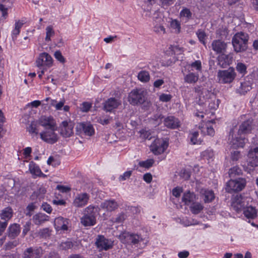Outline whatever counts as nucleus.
<instances>
[{"instance_id": "obj_1", "label": "nucleus", "mask_w": 258, "mask_h": 258, "mask_svg": "<svg viewBox=\"0 0 258 258\" xmlns=\"http://www.w3.org/2000/svg\"><path fill=\"white\" fill-rule=\"evenodd\" d=\"M249 37L247 33L240 32L236 33L232 37V43L234 51L242 52L246 50Z\"/></svg>"}, {"instance_id": "obj_2", "label": "nucleus", "mask_w": 258, "mask_h": 258, "mask_svg": "<svg viewBox=\"0 0 258 258\" xmlns=\"http://www.w3.org/2000/svg\"><path fill=\"white\" fill-rule=\"evenodd\" d=\"M147 92L141 88L132 90L128 95L127 101L132 105H138L143 104L147 99Z\"/></svg>"}, {"instance_id": "obj_3", "label": "nucleus", "mask_w": 258, "mask_h": 258, "mask_svg": "<svg viewBox=\"0 0 258 258\" xmlns=\"http://www.w3.org/2000/svg\"><path fill=\"white\" fill-rule=\"evenodd\" d=\"M217 77L219 83L230 84L235 80L236 73L234 68L230 67L227 70H219Z\"/></svg>"}, {"instance_id": "obj_4", "label": "nucleus", "mask_w": 258, "mask_h": 258, "mask_svg": "<svg viewBox=\"0 0 258 258\" xmlns=\"http://www.w3.org/2000/svg\"><path fill=\"white\" fill-rule=\"evenodd\" d=\"M246 181L244 178L231 179L226 183V191L228 193L241 191L246 186Z\"/></svg>"}, {"instance_id": "obj_5", "label": "nucleus", "mask_w": 258, "mask_h": 258, "mask_svg": "<svg viewBox=\"0 0 258 258\" xmlns=\"http://www.w3.org/2000/svg\"><path fill=\"white\" fill-rule=\"evenodd\" d=\"M228 140L231 146L236 148H243L247 140L241 135L238 136V132L235 134L234 128H233L229 132Z\"/></svg>"}, {"instance_id": "obj_6", "label": "nucleus", "mask_w": 258, "mask_h": 258, "mask_svg": "<svg viewBox=\"0 0 258 258\" xmlns=\"http://www.w3.org/2000/svg\"><path fill=\"white\" fill-rule=\"evenodd\" d=\"M119 239L122 243L129 245H136L143 240L141 235L127 232L121 233L119 235Z\"/></svg>"}, {"instance_id": "obj_7", "label": "nucleus", "mask_w": 258, "mask_h": 258, "mask_svg": "<svg viewBox=\"0 0 258 258\" xmlns=\"http://www.w3.org/2000/svg\"><path fill=\"white\" fill-rule=\"evenodd\" d=\"M53 59L52 57L46 52H43L39 54L36 60L37 67L38 68L47 69L52 66Z\"/></svg>"}, {"instance_id": "obj_8", "label": "nucleus", "mask_w": 258, "mask_h": 258, "mask_svg": "<svg viewBox=\"0 0 258 258\" xmlns=\"http://www.w3.org/2000/svg\"><path fill=\"white\" fill-rule=\"evenodd\" d=\"M168 146L167 141L157 139L151 145V150L155 155H160L165 151Z\"/></svg>"}, {"instance_id": "obj_9", "label": "nucleus", "mask_w": 258, "mask_h": 258, "mask_svg": "<svg viewBox=\"0 0 258 258\" xmlns=\"http://www.w3.org/2000/svg\"><path fill=\"white\" fill-rule=\"evenodd\" d=\"M95 245L100 250H107L112 248L113 241L105 238L103 235H99L96 239Z\"/></svg>"}, {"instance_id": "obj_10", "label": "nucleus", "mask_w": 258, "mask_h": 258, "mask_svg": "<svg viewBox=\"0 0 258 258\" xmlns=\"http://www.w3.org/2000/svg\"><path fill=\"white\" fill-rule=\"evenodd\" d=\"M247 162L248 166L252 167H258V147L251 148L247 154Z\"/></svg>"}, {"instance_id": "obj_11", "label": "nucleus", "mask_w": 258, "mask_h": 258, "mask_svg": "<svg viewBox=\"0 0 258 258\" xmlns=\"http://www.w3.org/2000/svg\"><path fill=\"white\" fill-rule=\"evenodd\" d=\"M43 253L41 247H30L26 249L23 254V258H39Z\"/></svg>"}, {"instance_id": "obj_12", "label": "nucleus", "mask_w": 258, "mask_h": 258, "mask_svg": "<svg viewBox=\"0 0 258 258\" xmlns=\"http://www.w3.org/2000/svg\"><path fill=\"white\" fill-rule=\"evenodd\" d=\"M48 131L43 132L40 134L41 139L49 144H54L58 140V137L54 133L55 130L48 129Z\"/></svg>"}, {"instance_id": "obj_13", "label": "nucleus", "mask_w": 258, "mask_h": 258, "mask_svg": "<svg viewBox=\"0 0 258 258\" xmlns=\"http://www.w3.org/2000/svg\"><path fill=\"white\" fill-rule=\"evenodd\" d=\"M246 205L247 202L246 201V199L241 195H237L232 202L231 206L233 210L237 213H239L243 211Z\"/></svg>"}, {"instance_id": "obj_14", "label": "nucleus", "mask_w": 258, "mask_h": 258, "mask_svg": "<svg viewBox=\"0 0 258 258\" xmlns=\"http://www.w3.org/2000/svg\"><path fill=\"white\" fill-rule=\"evenodd\" d=\"M121 104L120 100L111 97L103 103V109L106 112H112Z\"/></svg>"}, {"instance_id": "obj_15", "label": "nucleus", "mask_w": 258, "mask_h": 258, "mask_svg": "<svg viewBox=\"0 0 258 258\" xmlns=\"http://www.w3.org/2000/svg\"><path fill=\"white\" fill-rule=\"evenodd\" d=\"M74 123L71 121H63L60 125V135L64 138H68L73 135Z\"/></svg>"}, {"instance_id": "obj_16", "label": "nucleus", "mask_w": 258, "mask_h": 258, "mask_svg": "<svg viewBox=\"0 0 258 258\" xmlns=\"http://www.w3.org/2000/svg\"><path fill=\"white\" fill-rule=\"evenodd\" d=\"M38 123L46 130L56 129L55 122L51 116H41L38 120Z\"/></svg>"}, {"instance_id": "obj_17", "label": "nucleus", "mask_w": 258, "mask_h": 258, "mask_svg": "<svg viewBox=\"0 0 258 258\" xmlns=\"http://www.w3.org/2000/svg\"><path fill=\"white\" fill-rule=\"evenodd\" d=\"M90 197V195L87 192H81L78 194L74 200V206L78 208L83 207L86 206L88 203Z\"/></svg>"}, {"instance_id": "obj_18", "label": "nucleus", "mask_w": 258, "mask_h": 258, "mask_svg": "<svg viewBox=\"0 0 258 258\" xmlns=\"http://www.w3.org/2000/svg\"><path fill=\"white\" fill-rule=\"evenodd\" d=\"M218 64L221 68H224L232 63L233 55L232 54H225L222 53L217 57Z\"/></svg>"}, {"instance_id": "obj_19", "label": "nucleus", "mask_w": 258, "mask_h": 258, "mask_svg": "<svg viewBox=\"0 0 258 258\" xmlns=\"http://www.w3.org/2000/svg\"><path fill=\"white\" fill-rule=\"evenodd\" d=\"M252 126V120L251 119H247L243 121L239 126L238 131V136L249 134L251 132Z\"/></svg>"}, {"instance_id": "obj_20", "label": "nucleus", "mask_w": 258, "mask_h": 258, "mask_svg": "<svg viewBox=\"0 0 258 258\" xmlns=\"http://www.w3.org/2000/svg\"><path fill=\"white\" fill-rule=\"evenodd\" d=\"M212 49L217 53H224L227 48V43L221 40H215L211 44Z\"/></svg>"}, {"instance_id": "obj_21", "label": "nucleus", "mask_w": 258, "mask_h": 258, "mask_svg": "<svg viewBox=\"0 0 258 258\" xmlns=\"http://www.w3.org/2000/svg\"><path fill=\"white\" fill-rule=\"evenodd\" d=\"M164 124L167 128L176 129L180 126L179 119L173 116H169L164 118Z\"/></svg>"}, {"instance_id": "obj_22", "label": "nucleus", "mask_w": 258, "mask_h": 258, "mask_svg": "<svg viewBox=\"0 0 258 258\" xmlns=\"http://www.w3.org/2000/svg\"><path fill=\"white\" fill-rule=\"evenodd\" d=\"M21 227L19 224L13 223L11 224L7 230V235L11 239H15L20 233Z\"/></svg>"}, {"instance_id": "obj_23", "label": "nucleus", "mask_w": 258, "mask_h": 258, "mask_svg": "<svg viewBox=\"0 0 258 258\" xmlns=\"http://www.w3.org/2000/svg\"><path fill=\"white\" fill-rule=\"evenodd\" d=\"M184 81L185 83L190 84H194L196 83L199 78V74L198 72H193L187 71V74L183 73Z\"/></svg>"}, {"instance_id": "obj_24", "label": "nucleus", "mask_w": 258, "mask_h": 258, "mask_svg": "<svg viewBox=\"0 0 258 258\" xmlns=\"http://www.w3.org/2000/svg\"><path fill=\"white\" fill-rule=\"evenodd\" d=\"M101 208L107 211L111 212L116 209L118 205L114 200H105L101 203Z\"/></svg>"}, {"instance_id": "obj_25", "label": "nucleus", "mask_w": 258, "mask_h": 258, "mask_svg": "<svg viewBox=\"0 0 258 258\" xmlns=\"http://www.w3.org/2000/svg\"><path fill=\"white\" fill-rule=\"evenodd\" d=\"M201 197L205 203H209L212 202L215 199V195L213 190L202 188L200 190Z\"/></svg>"}, {"instance_id": "obj_26", "label": "nucleus", "mask_w": 258, "mask_h": 258, "mask_svg": "<svg viewBox=\"0 0 258 258\" xmlns=\"http://www.w3.org/2000/svg\"><path fill=\"white\" fill-rule=\"evenodd\" d=\"M100 208L98 206L89 205L84 210V213L96 219L99 214Z\"/></svg>"}, {"instance_id": "obj_27", "label": "nucleus", "mask_w": 258, "mask_h": 258, "mask_svg": "<svg viewBox=\"0 0 258 258\" xmlns=\"http://www.w3.org/2000/svg\"><path fill=\"white\" fill-rule=\"evenodd\" d=\"M79 128L82 130L86 136H92L95 133L93 125L89 122L80 123Z\"/></svg>"}, {"instance_id": "obj_28", "label": "nucleus", "mask_w": 258, "mask_h": 258, "mask_svg": "<svg viewBox=\"0 0 258 258\" xmlns=\"http://www.w3.org/2000/svg\"><path fill=\"white\" fill-rule=\"evenodd\" d=\"M251 83L248 81H244L240 83V86L236 90V93L240 95H244L251 89Z\"/></svg>"}, {"instance_id": "obj_29", "label": "nucleus", "mask_w": 258, "mask_h": 258, "mask_svg": "<svg viewBox=\"0 0 258 258\" xmlns=\"http://www.w3.org/2000/svg\"><path fill=\"white\" fill-rule=\"evenodd\" d=\"M13 215V210L10 207H7L2 210L0 214V217L2 220H4V222H8Z\"/></svg>"}, {"instance_id": "obj_30", "label": "nucleus", "mask_w": 258, "mask_h": 258, "mask_svg": "<svg viewBox=\"0 0 258 258\" xmlns=\"http://www.w3.org/2000/svg\"><path fill=\"white\" fill-rule=\"evenodd\" d=\"M243 214L249 219H253L257 216V211L252 206H246L243 210Z\"/></svg>"}, {"instance_id": "obj_31", "label": "nucleus", "mask_w": 258, "mask_h": 258, "mask_svg": "<svg viewBox=\"0 0 258 258\" xmlns=\"http://www.w3.org/2000/svg\"><path fill=\"white\" fill-rule=\"evenodd\" d=\"M81 223L85 227L92 226L96 223V219L84 213L81 218Z\"/></svg>"}, {"instance_id": "obj_32", "label": "nucleus", "mask_w": 258, "mask_h": 258, "mask_svg": "<svg viewBox=\"0 0 258 258\" xmlns=\"http://www.w3.org/2000/svg\"><path fill=\"white\" fill-rule=\"evenodd\" d=\"M54 224L58 228L63 230H67L68 229L69 219H65L62 217H59L55 219Z\"/></svg>"}, {"instance_id": "obj_33", "label": "nucleus", "mask_w": 258, "mask_h": 258, "mask_svg": "<svg viewBox=\"0 0 258 258\" xmlns=\"http://www.w3.org/2000/svg\"><path fill=\"white\" fill-rule=\"evenodd\" d=\"M29 168L30 173L34 175L38 176H45L41 171L39 167L33 161H31L29 163Z\"/></svg>"}, {"instance_id": "obj_34", "label": "nucleus", "mask_w": 258, "mask_h": 258, "mask_svg": "<svg viewBox=\"0 0 258 258\" xmlns=\"http://www.w3.org/2000/svg\"><path fill=\"white\" fill-rule=\"evenodd\" d=\"M48 216L45 214L39 213L33 217V221L35 224L39 225L48 220Z\"/></svg>"}, {"instance_id": "obj_35", "label": "nucleus", "mask_w": 258, "mask_h": 258, "mask_svg": "<svg viewBox=\"0 0 258 258\" xmlns=\"http://www.w3.org/2000/svg\"><path fill=\"white\" fill-rule=\"evenodd\" d=\"M187 71H194L196 70L198 72L202 71V63L199 60H195L191 63L187 64L185 67Z\"/></svg>"}, {"instance_id": "obj_36", "label": "nucleus", "mask_w": 258, "mask_h": 258, "mask_svg": "<svg viewBox=\"0 0 258 258\" xmlns=\"http://www.w3.org/2000/svg\"><path fill=\"white\" fill-rule=\"evenodd\" d=\"M195 199V195L194 193L190 192L189 191L184 194L182 201L185 203V205H188L192 203Z\"/></svg>"}, {"instance_id": "obj_37", "label": "nucleus", "mask_w": 258, "mask_h": 258, "mask_svg": "<svg viewBox=\"0 0 258 258\" xmlns=\"http://www.w3.org/2000/svg\"><path fill=\"white\" fill-rule=\"evenodd\" d=\"M190 210L194 214H198L204 209L203 205L199 202L193 203L189 207Z\"/></svg>"}, {"instance_id": "obj_38", "label": "nucleus", "mask_w": 258, "mask_h": 258, "mask_svg": "<svg viewBox=\"0 0 258 258\" xmlns=\"http://www.w3.org/2000/svg\"><path fill=\"white\" fill-rule=\"evenodd\" d=\"M138 78L143 83H147L150 81V76L148 71H141L138 75Z\"/></svg>"}, {"instance_id": "obj_39", "label": "nucleus", "mask_w": 258, "mask_h": 258, "mask_svg": "<svg viewBox=\"0 0 258 258\" xmlns=\"http://www.w3.org/2000/svg\"><path fill=\"white\" fill-rule=\"evenodd\" d=\"M75 242L71 240H68L64 241H62L58 245V247L60 250H67L74 247Z\"/></svg>"}, {"instance_id": "obj_40", "label": "nucleus", "mask_w": 258, "mask_h": 258, "mask_svg": "<svg viewBox=\"0 0 258 258\" xmlns=\"http://www.w3.org/2000/svg\"><path fill=\"white\" fill-rule=\"evenodd\" d=\"M179 16L181 18H185L188 21L192 18V13L189 9L183 7L180 12Z\"/></svg>"}, {"instance_id": "obj_41", "label": "nucleus", "mask_w": 258, "mask_h": 258, "mask_svg": "<svg viewBox=\"0 0 258 258\" xmlns=\"http://www.w3.org/2000/svg\"><path fill=\"white\" fill-rule=\"evenodd\" d=\"M229 175L230 178H235L237 176H239L242 174V171L237 166H234L229 170Z\"/></svg>"}, {"instance_id": "obj_42", "label": "nucleus", "mask_w": 258, "mask_h": 258, "mask_svg": "<svg viewBox=\"0 0 258 258\" xmlns=\"http://www.w3.org/2000/svg\"><path fill=\"white\" fill-rule=\"evenodd\" d=\"M247 66L242 62H238L236 66V70L239 74L244 76L247 73Z\"/></svg>"}, {"instance_id": "obj_43", "label": "nucleus", "mask_w": 258, "mask_h": 258, "mask_svg": "<svg viewBox=\"0 0 258 258\" xmlns=\"http://www.w3.org/2000/svg\"><path fill=\"white\" fill-rule=\"evenodd\" d=\"M199 136V132L195 131L190 133L188 135V138L190 140V143L193 145L198 144L201 142L198 139Z\"/></svg>"}, {"instance_id": "obj_44", "label": "nucleus", "mask_w": 258, "mask_h": 258, "mask_svg": "<svg viewBox=\"0 0 258 258\" xmlns=\"http://www.w3.org/2000/svg\"><path fill=\"white\" fill-rule=\"evenodd\" d=\"M51 231L48 228L40 229L38 232V235L40 238L46 239L50 237Z\"/></svg>"}, {"instance_id": "obj_45", "label": "nucleus", "mask_w": 258, "mask_h": 258, "mask_svg": "<svg viewBox=\"0 0 258 258\" xmlns=\"http://www.w3.org/2000/svg\"><path fill=\"white\" fill-rule=\"evenodd\" d=\"M55 34L52 26H48L46 28V37L45 40L46 42L51 41V37Z\"/></svg>"}, {"instance_id": "obj_46", "label": "nucleus", "mask_w": 258, "mask_h": 258, "mask_svg": "<svg viewBox=\"0 0 258 258\" xmlns=\"http://www.w3.org/2000/svg\"><path fill=\"white\" fill-rule=\"evenodd\" d=\"M201 156L204 159H207L208 160H209L211 159H212L214 157V153L212 149H208L201 153Z\"/></svg>"}, {"instance_id": "obj_47", "label": "nucleus", "mask_w": 258, "mask_h": 258, "mask_svg": "<svg viewBox=\"0 0 258 258\" xmlns=\"http://www.w3.org/2000/svg\"><path fill=\"white\" fill-rule=\"evenodd\" d=\"M19 244V242L18 240H14L12 241H9L7 242L5 245V249L6 250H10L11 249L15 247H16L17 245H18Z\"/></svg>"}, {"instance_id": "obj_48", "label": "nucleus", "mask_w": 258, "mask_h": 258, "mask_svg": "<svg viewBox=\"0 0 258 258\" xmlns=\"http://www.w3.org/2000/svg\"><path fill=\"white\" fill-rule=\"evenodd\" d=\"M154 161L153 159H148L144 161L139 162V165L146 168H149L153 165Z\"/></svg>"}, {"instance_id": "obj_49", "label": "nucleus", "mask_w": 258, "mask_h": 258, "mask_svg": "<svg viewBox=\"0 0 258 258\" xmlns=\"http://www.w3.org/2000/svg\"><path fill=\"white\" fill-rule=\"evenodd\" d=\"M172 98V96L170 94L162 93L159 97L160 101L163 102H169Z\"/></svg>"}, {"instance_id": "obj_50", "label": "nucleus", "mask_w": 258, "mask_h": 258, "mask_svg": "<svg viewBox=\"0 0 258 258\" xmlns=\"http://www.w3.org/2000/svg\"><path fill=\"white\" fill-rule=\"evenodd\" d=\"M163 116L160 113L154 114L152 117V119L155 121L156 125L160 124L162 122Z\"/></svg>"}, {"instance_id": "obj_51", "label": "nucleus", "mask_w": 258, "mask_h": 258, "mask_svg": "<svg viewBox=\"0 0 258 258\" xmlns=\"http://www.w3.org/2000/svg\"><path fill=\"white\" fill-rule=\"evenodd\" d=\"M175 0H159L160 6L164 9H167L168 7L173 4Z\"/></svg>"}, {"instance_id": "obj_52", "label": "nucleus", "mask_w": 258, "mask_h": 258, "mask_svg": "<svg viewBox=\"0 0 258 258\" xmlns=\"http://www.w3.org/2000/svg\"><path fill=\"white\" fill-rule=\"evenodd\" d=\"M197 34L200 41L203 44L205 45V40L207 36L205 32L202 30H199L197 32Z\"/></svg>"}, {"instance_id": "obj_53", "label": "nucleus", "mask_w": 258, "mask_h": 258, "mask_svg": "<svg viewBox=\"0 0 258 258\" xmlns=\"http://www.w3.org/2000/svg\"><path fill=\"white\" fill-rule=\"evenodd\" d=\"M169 48L172 51V53L174 55L181 54L183 51L182 48L177 45H171Z\"/></svg>"}, {"instance_id": "obj_54", "label": "nucleus", "mask_w": 258, "mask_h": 258, "mask_svg": "<svg viewBox=\"0 0 258 258\" xmlns=\"http://www.w3.org/2000/svg\"><path fill=\"white\" fill-rule=\"evenodd\" d=\"M56 100H51V105L54 106L56 110H61L62 107L63 106L65 103L64 100L60 101L58 103H56Z\"/></svg>"}, {"instance_id": "obj_55", "label": "nucleus", "mask_w": 258, "mask_h": 258, "mask_svg": "<svg viewBox=\"0 0 258 258\" xmlns=\"http://www.w3.org/2000/svg\"><path fill=\"white\" fill-rule=\"evenodd\" d=\"M171 27L173 29H175L177 33L180 32V23L177 20H173L171 21L170 24Z\"/></svg>"}, {"instance_id": "obj_56", "label": "nucleus", "mask_w": 258, "mask_h": 258, "mask_svg": "<svg viewBox=\"0 0 258 258\" xmlns=\"http://www.w3.org/2000/svg\"><path fill=\"white\" fill-rule=\"evenodd\" d=\"M36 208L35 204L31 203L29 204L26 207V210L28 211L26 215L27 216H31L32 215V212H33Z\"/></svg>"}, {"instance_id": "obj_57", "label": "nucleus", "mask_w": 258, "mask_h": 258, "mask_svg": "<svg viewBox=\"0 0 258 258\" xmlns=\"http://www.w3.org/2000/svg\"><path fill=\"white\" fill-rule=\"evenodd\" d=\"M241 157V153L239 151H235L231 153V159L233 161H237Z\"/></svg>"}, {"instance_id": "obj_58", "label": "nucleus", "mask_w": 258, "mask_h": 258, "mask_svg": "<svg viewBox=\"0 0 258 258\" xmlns=\"http://www.w3.org/2000/svg\"><path fill=\"white\" fill-rule=\"evenodd\" d=\"M91 107V103L88 102H84L81 104V109L82 111L87 112L90 110Z\"/></svg>"}, {"instance_id": "obj_59", "label": "nucleus", "mask_w": 258, "mask_h": 258, "mask_svg": "<svg viewBox=\"0 0 258 258\" xmlns=\"http://www.w3.org/2000/svg\"><path fill=\"white\" fill-rule=\"evenodd\" d=\"M31 223L30 221L27 222L23 226L22 231V236L25 237L28 231H30L31 228Z\"/></svg>"}, {"instance_id": "obj_60", "label": "nucleus", "mask_w": 258, "mask_h": 258, "mask_svg": "<svg viewBox=\"0 0 258 258\" xmlns=\"http://www.w3.org/2000/svg\"><path fill=\"white\" fill-rule=\"evenodd\" d=\"M54 56L58 61L61 63H64L66 61L64 57L62 56L60 51H55Z\"/></svg>"}, {"instance_id": "obj_61", "label": "nucleus", "mask_w": 258, "mask_h": 258, "mask_svg": "<svg viewBox=\"0 0 258 258\" xmlns=\"http://www.w3.org/2000/svg\"><path fill=\"white\" fill-rule=\"evenodd\" d=\"M132 174V171H127L125 172L122 175H120L119 177V181H123L125 180L130 177Z\"/></svg>"}, {"instance_id": "obj_62", "label": "nucleus", "mask_w": 258, "mask_h": 258, "mask_svg": "<svg viewBox=\"0 0 258 258\" xmlns=\"http://www.w3.org/2000/svg\"><path fill=\"white\" fill-rule=\"evenodd\" d=\"M41 209L48 214H50L52 210L51 206L47 203H43L42 204Z\"/></svg>"}, {"instance_id": "obj_63", "label": "nucleus", "mask_w": 258, "mask_h": 258, "mask_svg": "<svg viewBox=\"0 0 258 258\" xmlns=\"http://www.w3.org/2000/svg\"><path fill=\"white\" fill-rule=\"evenodd\" d=\"M182 192V188L178 186H177L172 189V195L176 198L179 197Z\"/></svg>"}, {"instance_id": "obj_64", "label": "nucleus", "mask_w": 258, "mask_h": 258, "mask_svg": "<svg viewBox=\"0 0 258 258\" xmlns=\"http://www.w3.org/2000/svg\"><path fill=\"white\" fill-rule=\"evenodd\" d=\"M28 131L30 134L37 135L38 133L36 126L33 123H31L28 128Z\"/></svg>"}]
</instances>
